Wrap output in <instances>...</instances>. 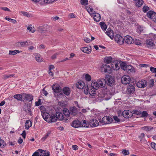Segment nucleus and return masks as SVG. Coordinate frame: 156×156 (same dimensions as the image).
Returning <instances> with one entry per match:
<instances>
[{
  "instance_id": "1",
  "label": "nucleus",
  "mask_w": 156,
  "mask_h": 156,
  "mask_svg": "<svg viewBox=\"0 0 156 156\" xmlns=\"http://www.w3.org/2000/svg\"><path fill=\"white\" fill-rule=\"evenodd\" d=\"M106 80L104 79H101L97 80V82L94 83V86L98 88L99 87L105 88L106 90H108L107 89V87L105 86L106 85Z\"/></svg>"
},
{
  "instance_id": "2",
  "label": "nucleus",
  "mask_w": 156,
  "mask_h": 156,
  "mask_svg": "<svg viewBox=\"0 0 156 156\" xmlns=\"http://www.w3.org/2000/svg\"><path fill=\"white\" fill-rule=\"evenodd\" d=\"M106 83L107 85L112 87L114 85V78L110 75H108L105 78Z\"/></svg>"
},
{
  "instance_id": "3",
  "label": "nucleus",
  "mask_w": 156,
  "mask_h": 156,
  "mask_svg": "<svg viewBox=\"0 0 156 156\" xmlns=\"http://www.w3.org/2000/svg\"><path fill=\"white\" fill-rule=\"evenodd\" d=\"M124 41H125L126 44H131L134 42V40L130 36L127 35L124 37Z\"/></svg>"
},
{
  "instance_id": "4",
  "label": "nucleus",
  "mask_w": 156,
  "mask_h": 156,
  "mask_svg": "<svg viewBox=\"0 0 156 156\" xmlns=\"http://www.w3.org/2000/svg\"><path fill=\"white\" fill-rule=\"evenodd\" d=\"M147 82L144 80H140L136 83L137 86L140 88H144L147 85Z\"/></svg>"
},
{
  "instance_id": "5",
  "label": "nucleus",
  "mask_w": 156,
  "mask_h": 156,
  "mask_svg": "<svg viewBox=\"0 0 156 156\" xmlns=\"http://www.w3.org/2000/svg\"><path fill=\"white\" fill-rule=\"evenodd\" d=\"M130 78L128 75L123 76L121 78L122 83L124 84H127L130 83Z\"/></svg>"
},
{
  "instance_id": "6",
  "label": "nucleus",
  "mask_w": 156,
  "mask_h": 156,
  "mask_svg": "<svg viewBox=\"0 0 156 156\" xmlns=\"http://www.w3.org/2000/svg\"><path fill=\"white\" fill-rule=\"evenodd\" d=\"M133 115L132 112L129 110H124L122 112V116L125 118H129Z\"/></svg>"
},
{
  "instance_id": "7",
  "label": "nucleus",
  "mask_w": 156,
  "mask_h": 156,
  "mask_svg": "<svg viewBox=\"0 0 156 156\" xmlns=\"http://www.w3.org/2000/svg\"><path fill=\"white\" fill-rule=\"evenodd\" d=\"M115 41L120 44L124 43V38L119 34L116 35L114 38Z\"/></svg>"
},
{
  "instance_id": "8",
  "label": "nucleus",
  "mask_w": 156,
  "mask_h": 156,
  "mask_svg": "<svg viewBox=\"0 0 156 156\" xmlns=\"http://www.w3.org/2000/svg\"><path fill=\"white\" fill-rule=\"evenodd\" d=\"M111 69V67L108 65L103 64L101 67V70L102 72H109Z\"/></svg>"
},
{
  "instance_id": "9",
  "label": "nucleus",
  "mask_w": 156,
  "mask_h": 156,
  "mask_svg": "<svg viewBox=\"0 0 156 156\" xmlns=\"http://www.w3.org/2000/svg\"><path fill=\"white\" fill-rule=\"evenodd\" d=\"M55 115L57 116L58 119L59 120H64L65 121H66L68 120V119L64 117L63 113L62 112H57Z\"/></svg>"
},
{
  "instance_id": "10",
  "label": "nucleus",
  "mask_w": 156,
  "mask_h": 156,
  "mask_svg": "<svg viewBox=\"0 0 156 156\" xmlns=\"http://www.w3.org/2000/svg\"><path fill=\"white\" fill-rule=\"evenodd\" d=\"M52 89L54 92L55 93L60 92L61 90V89L59 85L57 84H55L52 86Z\"/></svg>"
},
{
  "instance_id": "11",
  "label": "nucleus",
  "mask_w": 156,
  "mask_h": 156,
  "mask_svg": "<svg viewBox=\"0 0 156 156\" xmlns=\"http://www.w3.org/2000/svg\"><path fill=\"white\" fill-rule=\"evenodd\" d=\"M24 95V98L23 99V100H25L28 101H31L33 99V96L31 94H23V96Z\"/></svg>"
},
{
  "instance_id": "12",
  "label": "nucleus",
  "mask_w": 156,
  "mask_h": 156,
  "mask_svg": "<svg viewBox=\"0 0 156 156\" xmlns=\"http://www.w3.org/2000/svg\"><path fill=\"white\" fill-rule=\"evenodd\" d=\"M80 122L78 120H75L73 121L71 126L75 128H77L80 126Z\"/></svg>"
},
{
  "instance_id": "13",
  "label": "nucleus",
  "mask_w": 156,
  "mask_h": 156,
  "mask_svg": "<svg viewBox=\"0 0 156 156\" xmlns=\"http://www.w3.org/2000/svg\"><path fill=\"white\" fill-rule=\"evenodd\" d=\"M98 121L96 119H93L90 120V125L92 127H95L98 125Z\"/></svg>"
},
{
  "instance_id": "14",
  "label": "nucleus",
  "mask_w": 156,
  "mask_h": 156,
  "mask_svg": "<svg viewBox=\"0 0 156 156\" xmlns=\"http://www.w3.org/2000/svg\"><path fill=\"white\" fill-rule=\"evenodd\" d=\"M134 91L135 87L134 86L132 85L128 87L126 93L128 94H133Z\"/></svg>"
},
{
  "instance_id": "15",
  "label": "nucleus",
  "mask_w": 156,
  "mask_h": 156,
  "mask_svg": "<svg viewBox=\"0 0 156 156\" xmlns=\"http://www.w3.org/2000/svg\"><path fill=\"white\" fill-rule=\"evenodd\" d=\"M94 20L96 22L99 21L101 18L100 15L98 13H94L93 14Z\"/></svg>"
},
{
  "instance_id": "16",
  "label": "nucleus",
  "mask_w": 156,
  "mask_h": 156,
  "mask_svg": "<svg viewBox=\"0 0 156 156\" xmlns=\"http://www.w3.org/2000/svg\"><path fill=\"white\" fill-rule=\"evenodd\" d=\"M81 51L85 53L89 54L91 51V48L90 46L89 48L87 47H82L81 48Z\"/></svg>"
},
{
  "instance_id": "17",
  "label": "nucleus",
  "mask_w": 156,
  "mask_h": 156,
  "mask_svg": "<svg viewBox=\"0 0 156 156\" xmlns=\"http://www.w3.org/2000/svg\"><path fill=\"white\" fill-rule=\"evenodd\" d=\"M62 91L64 94L69 96L70 93V90L68 87H65L62 89Z\"/></svg>"
},
{
  "instance_id": "18",
  "label": "nucleus",
  "mask_w": 156,
  "mask_h": 156,
  "mask_svg": "<svg viewBox=\"0 0 156 156\" xmlns=\"http://www.w3.org/2000/svg\"><path fill=\"white\" fill-rule=\"evenodd\" d=\"M156 15V13L154 11L151 10L149 11L147 13V17L152 20V18H153L154 16H155Z\"/></svg>"
},
{
  "instance_id": "19",
  "label": "nucleus",
  "mask_w": 156,
  "mask_h": 156,
  "mask_svg": "<svg viewBox=\"0 0 156 156\" xmlns=\"http://www.w3.org/2000/svg\"><path fill=\"white\" fill-rule=\"evenodd\" d=\"M84 85V82L83 81H80L76 83V86L78 89H82L85 87Z\"/></svg>"
},
{
  "instance_id": "20",
  "label": "nucleus",
  "mask_w": 156,
  "mask_h": 156,
  "mask_svg": "<svg viewBox=\"0 0 156 156\" xmlns=\"http://www.w3.org/2000/svg\"><path fill=\"white\" fill-rule=\"evenodd\" d=\"M69 110L70 114L73 115V116H75L76 115L77 108L76 107L74 106L70 107Z\"/></svg>"
},
{
  "instance_id": "21",
  "label": "nucleus",
  "mask_w": 156,
  "mask_h": 156,
  "mask_svg": "<svg viewBox=\"0 0 156 156\" xmlns=\"http://www.w3.org/2000/svg\"><path fill=\"white\" fill-rule=\"evenodd\" d=\"M146 44L151 47H153L155 45L152 39H148L146 40Z\"/></svg>"
},
{
  "instance_id": "22",
  "label": "nucleus",
  "mask_w": 156,
  "mask_h": 156,
  "mask_svg": "<svg viewBox=\"0 0 156 156\" xmlns=\"http://www.w3.org/2000/svg\"><path fill=\"white\" fill-rule=\"evenodd\" d=\"M63 112L65 115L64 117H66V118L68 119H69V117L70 114V111L69 112L68 109L66 108H64L63 110Z\"/></svg>"
},
{
  "instance_id": "23",
  "label": "nucleus",
  "mask_w": 156,
  "mask_h": 156,
  "mask_svg": "<svg viewBox=\"0 0 156 156\" xmlns=\"http://www.w3.org/2000/svg\"><path fill=\"white\" fill-rule=\"evenodd\" d=\"M113 32V31L111 30L110 28L108 29L106 32L107 35L112 39L114 37Z\"/></svg>"
},
{
  "instance_id": "24",
  "label": "nucleus",
  "mask_w": 156,
  "mask_h": 156,
  "mask_svg": "<svg viewBox=\"0 0 156 156\" xmlns=\"http://www.w3.org/2000/svg\"><path fill=\"white\" fill-rule=\"evenodd\" d=\"M126 68V70L129 73L132 72H135L134 68L131 65H127Z\"/></svg>"
},
{
  "instance_id": "25",
  "label": "nucleus",
  "mask_w": 156,
  "mask_h": 156,
  "mask_svg": "<svg viewBox=\"0 0 156 156\" xmlns=\"http://www.w3.org/2000/svg\"><path fill=\"white\" fill-rule=\"evenodd\" d=\"M32 122L29 120H27L25 122V129H28L32 126Z\"/></svg>"
},
{
  "instance_id": "26",
  "label": "nucleus",
  "mask_w": 156,
  "mask_h": 156,
  "mask_svg": "<svg viewBox=\"0 0 156 156\" xmlns=\"http://www.w3.org/2000/svg\"><path fill=\"white\" fill-rule=\"evenodd\" d=\"M80 127H88L90 124L86 120L80 122Z\"/></svg>"
},
{
  "instance_id": "27",
  "label": "nucleus",
  "mask_w": 156,
  "mask_h": 156,
  "mask_svg": "<svg viewBox=\"0 0 156 156\" xmlns=\"http://www.w3.org/2000/svg\"><path fill=\"white\" fill-rule=\"evenodd\" d=\"M44 152L43 150L41 149H39L37 151H35L32 156H39V153H42Z\"/></svg>"
},
{
  "instance_id": "28",
  "label": "nucleus",
  "mask_w": 156,
  "mask_h": 156,
  "mask_svg": "<svg viewBox=\"0 0 156 156\" xmlns=\"http://www.w3.org/2000/svg\"><path fill=\"white\" fill-rule=\"evenodd\" d=\"M112 58L110 56L106 57L104 58V62L107 64H109L112 62Z\"/></svg>"
},
{
  "instance_id": "29",
  "label": "nucleus",
  "mask_w": 156,
  "mask_h": 156,
  "mask_svg": "<svg viewBox=\"0 0 156 156\" xmlns=\"http://www.w3.org/2000/svg\"><path fill=\"white\" fill-rule=\"evenodd\" d=\"M89 94L91 96H94L96 94V92L94 90V88L93 87L90 89L89 92Z\"/></svg>"
},
{
  "instance_id": "30",
  "label": "nucleus",
  "mask_w": 156,
  "mask_h": 156,
  "mask_svg": "<svg viewBox=\"0 0 156 156\" xmlns=\"http://www.w3.org/2000/svg\"><path fill=\"white\" fill-rule=\"evenodd\" d=\"M13 97L17 100L22 101V96L20 94H16L14 95Z\"/></svg>"
},
{
  "instance_id": "31",
  "label": "nucleus",
  "mask_w": 156,
  "mask_h": 156,
  "mask_svg": "<svg viewBox=\"0 0 156 156\" xmlns=\"http://www.w3.org/2000/svg\"><path fill=\"white\" fill-rule=\"evenodd\" d=\"M57 150L61 151L63 150V146L60 143H58L55 147Z\"/></svg>"
},
{
  "instance_id": "32",
  "label": "nucleus",
  "mask_w": 156,
  "mask_h": 156,
  "mask_svg": "<svg viewBox=\"0 0 156 156\" xmlns=\"http://www.w3.org/2000/svg\"><path fill=\"white\" fill-rule=\"evenodd\" d=\"M100 25L102 29L104 31H105L107 28V26L106 24L104 22H101L100 23Z\"/></svg>"
},
{
  "instance_id": "33",
  "label": "nucleus",
  "mask_w": 156,
  "mask_h": 156,
  "mask_svg": "<svg viewBox=\"0 0 156 156\" xmlns=\"http://www.w3.org/2000/svg\"><path fill=\"white\" fill-rule=\"evenodd\" d=\"M20 51L18 50H15L14 51L10 50L9 51V55H14L16 54L19 53Z\"/></svg>"
},
{
  "instance_id": "34",
  "label": "nucleus",
  "mask_w": 156,
  "mask_h": 156,
  "mask_svg": "<svg viewBox=\"0 0 156 156\" xmlns=\"http://www.w3.org/2000/svg\"><path fill=\"white\" fill-rule=\"evenodd\" d=\"M14 74L6 75L5 74L3 75L2 78L4 80H6L7 78L10 77H12L14 76Z\"/></svg>"
},
{
  "instance_id": "35",
  "label": "nucleus",
  "mask_w": 156,
  "mask_h": 156,
  "mask_svg": "<svg viewBox=\"0 0 156 156\" xmlns=\"http://www.w3.org/2000/svg\"><path fill=\"white\" fill-rule=\"evenodd\" d=\"M120 66H121V69L123 70H126V67L127 66V65L126 64L125 62H122L121 64H120Z\"/></svg>"
},
{
  "instance_id": "36",
  "label": "nucleus",
  "mask_w": 156,
  "mask_h": 156,
  "mask_svg": "<svg viewBox=\"0 0 156 156\" xmlns=\"http://www.w3.org/2000/svg\"><path fill=\"white\" fill-rule=\"evenodd\" d=\"M140 115H141L140 116V117H146L148 115V114L147 112L146 111H143V112H141V114Z\"/></svg>"
},
{
  "instance_id": "37",
  "label": "nucleus",
  "mask_w": 156,
  "mask_h": 156,
  "mask_svg": "<svg viewBox=\"0 0 156 156\" xmlns=\"http://www.w3.org/2000/svg\"><path fill=\"white\" fill-rule=\"evenodd\" d=\"M143 2L142 0H137L136 2V5L138 7H140L142 5Z\"/></svg>"
},
{
  "instance_id": "38",
  "label": "nucleus",
  "mask_w": 156,
  "mask_h": 156,
  "mask_svg": "<svg viewBox=\"0 0 156 156\" xmlns=\"http://www.w3.org/2000/svg\"><path fill=\"white\" fill-rule=\"evenodd\" d=\"M106 118L107 121V124L111 123L113 121V119L109 116H106Z\"/></svg>"
},
{
  "instance_id": "39",
  "label": "nucleus",
  "mask_w": 156,
  "mask_h": 156,
  "mask_svg": "<svg viewBox=\"0 0 156 156\" xmlns=\"http://www.w3.org/2000/svg\"><path fill=\"white\" fill-rule=\"evenodd\" d=\"M58 119L57 116L55 115L51 116V122H55Z\"/></svg>"
},
{
  "instance_id": "40",
  "label": "nucleus",
  "mask_w": 156,
  "mask_h": 156,
  "mask_svg": "<svg viewBox=\"0 0 156 156\" xmlns=\"http://www.w3.org/2000/svg\"><path fill=\"white\" fill-rule=\"evenodd\" d=\"M142 128L144 130L148 131L152 129L153 128L151 126H144L142 127Z\"/></svg>"
},
{
  "instance_id": "41",
  "label": "nucleus",
  "mask_w": 156,
  "mask_h": 156,
  "mask_svg": "<svg viewBox=\"0 0 156 156\" xmlns=\"http://www.w3.org/2000/svg\"><path fill=\"white\" fill-rule=\"evenodd\" d=\"M133 114L137 115H140L141 114V112L139 110H133L132 111Z\"/></svg>"
},
{
  "instance_id": "42",
  "label": "nucleus",
  "mask_w": 156,
  "mask_h": 156,
  "mask_svg": "<svg viewBox=\"0 0 156 156\" xmlns=\"http://www.w3.org/2000/svg\"><path fill=\"white\" fill-rule=\"evenodd\" d=\"M28 41H24V42H18L19 43H20L21 46L22 47H25L27 45V44L28 43Z\"/></svg>"
},
{
  "instance_id": "43",
  "label": "nucleus",
  "mask_w": 156,
  "mask_h": 156,
  "mask_svg": "<svg viewBox=\"0 0 156 156\" xmlns=\"http://www.w3.org/2000/svg\"><path fill=\"white\" fill-rule=\"evenodd\" d=\"M6 145V143L2 139L0 140V147H3L4 146Z\"/></svg>"
},
{
  "instance_id": "44",
  "label": "nucleus",
  "mask_w": 156,
  "mask_h": 156,
  "mask_svg": "<svg viewBox=\"0 0 156 156\" xmlns=\"http://www.w3.org/2000/svg\"><path fill=\"white\" fill-rule=\"evenodd\" d=\"M80 3L83 5H86L88 4V1L87 0H81Z\"/></svg>"
},
{
  "instance_id": "45",
  "label": "nucleus",
  "mask_w": 156,
  "mask_h": 156,
  "mask_svg": "<svg viewBox=\"0 0 156 156\" xmlns=\"http://www.w3.org/2000/svg\"><path fill=\"white\" fill-rule=\"evenodd\" d=\"M85 79L87 81H90L91 80L90 76L88 74H87L85 75Z\"/></svg>"
},
{
  "instance_id": "46",
  "label": "nucleus",
  "mask_w": 156,
  "mask_h": 156,
  "mask_svg": "<svg viewBox=\"0 0 156 156\" xmlns=\"http://www.w3.org/2000/svg\"><path fill=\"white\" fill-rule=\"evenodd\" d=\"M85 87L84 88V92L86 94H89V90L90 89H89V88H88L87 86Z\"/></svg>"
},
{
  "instance_id": "47",
  "label": "nucleus",
  "mask_w": 156,
  "mask_h": 156,
  "mask_svg": "<svg viewBox=\"0 0 156 156\" xmlns=\"http://www.w3.org/2000/svg\"><path fill=\"white\" fill-rule=\"evenodd\" d=\"M48 113L47 112H43L41 111L42 116L44 120H45V119H46V116H47V115H48Z\"/></svg>"
},
{
  "instance_id": "48",
  "label": "nucleus",
  "mask_w": 156,
  "mask_h": 156,
  "mask_svg": "<svg viewBox=\"0 0 156 156\" xmlns=\"http://www.w3.org/2000/svg\"><path fill=\"white\" fill-rule=\"evenodd\" d=\"M46 119H45V121L47 122H50L51 121V115L48 114V115H47V116H46Z\"/></svg>"
},
{
  "instance_id": "49",
  "label": "nucleus",
  "mask_w": 156,
  "mask_h": 156,
  "mask_svg": "<svg viewBox=\"0 0 156 156\" xmlns=\"http://www.w3.org/2000/svg\"><path fill=\"white\" fill-rule=\"evenodd\" d=\"M36 59L38 62H41L42 61V58L38 55H37L36 56Z\"/></svg>"
},
{
  "instance_id": "50",
  "label": "nucleus",
  "mask_w": 156,
  "mask_h": 156,
  "mask_svg": "<svg viewBox=\"0 0 156 156\" xmlns=\"http://www.w3.org/2000/svg\"><path fill=\"white\" fill-rule=\"evenodd\" d=\"M112 67L113 69H114L115 70H118L120 68V67L119 66L118 63H115V66H113V67Z\"/></svg>"
},
{
  "instance_id": "51",
  "label": "nucleus",
  "mask_w": 156,
  "mask_h": 156,
  "mask_svg": "<svg viewBox=\"0 0 156 156\" xmlns=\"http://www.w3.org/2000/svg\"><path fill=\"white\" fill-rule=\"evenodd\" d=\"M27 110L28 112V113L30 114V115L32 116V112L31 111V107L30 106L27 105Z\"/></svg>"
},
{
  "instance_id": "52",
  "label": "nucleus",
  "mask_w": 156,
  "mask_h": 156,
  "mask_svg": "<svg viewBox=\"0 0 156 156\" xmlns=\"http://www.w3.org/2000/svg\"><path fill=\"white\" fill-rule=\"evenodd\" d=\"M122 154L125 155H127L129 154V150L126 149H123L122 152Z\"/></svg>"
},
{
  "instance_id": "53",
  "label": "nucleus",
  "mask_w": 156,
  "mask_h": 156,
  "mask_svg": "<svg viewBox=\"0 0 156 156\" xmlns=\"http://www.w3.org/2000/svg\"><path fill=\"white\" fill-rule=\"evenodd\" d=\"M143 30L142 27H137L136 31L138 33L140 34L142 32Z\"/></svg>"
},
{
  "instance_id": "54",
  "label": "nucleus",
  "mask_w": 156,
  "mask_h": 156,
  "mask_svg": "<svg viewBox=\"0 0 156 156\" xmlns=\"http://www.w3.org/2000/svg\"><path fill=\"white\" fill-rule=\"evenodd\" d=\"M21 13L23 15L25 16H27V17H30V14L28 12H26L24 11H22L21 12Z\"/></svg>"
},
{
  "instance_id": "55",
  "label": "nucleus",
  "mask_w": 156,
  "mask_h": 156,
  "mask_svg": "<svg viewBox=\"0 0 156 156\" xmlns=\"http://www.w3.org/2000/svg\"><path fill=\"white\" fill-rule=\"evenodd\" d=\"M55 0H42L43 2L46 3H51L55 1Z\"/></svg>"
},
{
  "instance_id": "56",
  "label": "nucleus",
  "mask_w": 156,
  "mask_h": 156,
  "mask_svg": "<svg viewBox=\"0 0 156 156\" xmlns=\"http://www.w3.org/2000/svg\"><path fill=\"white\" fill-rule=\"evenodd\" d=\"M134 42L136 45H140L141 44V41L139 39H136L135 41H134Z\"/></svg>"
},
{
  "instance_id": "57",
  "label": "nucleus",
  "mask_w": 156,
  "mask_h": 156,
  "mask_svg": "<svg viewBox=\"0 0 156 156\" xmlns=\"http://www.w3.org/2000/svg\"><path fill=\"white\" fill-rule=\"evenodd\" d=\"M149 8L147 6H144L143 9L144 12H146L149 10Z\"/></svg>"
},
{
  "instance_id": "58",
  "label": "nucleus",
  "mask_w": 156,
  "mask_h": 156,
  "mask_svg": "<svg viewBox=\"0 0 156 156\" xmlns=\"http://www.w3.org/2000/svg\"><path fill=\"white\" fill-rule=\"evenodd\" d=\"M41 99H38V101H37V102H35V105L36 106H39L40 105H41Z\"/></svg>"
},
{
  "instance_id": "59",
  "label": "nucleus",
  "mask_w": 156,
  "mask_h": 156,
  "mask_svg": "<svg viewBox=\"0 0 156 156\" xmlns=\"http://www.w3.org/2000/svg\"><path fill=\"white\" fill-rule=\"evenodd\" d=\"M44 152H43V154H44V156H50V153L49 151H46L43 150Z\"/></svg>"
},
{
  "instance_id": "60",
  "label": "nucleus",
  "mask_w": 156,
  "mask_h": 156,
  "mask_svg": "<svg viewBox=\"0 0 156 156\" xmlns=\"http://www.w3.org/2000/svg\"><path fill=\"white\" fill-rule=\"evenodd\" d=\"M113 118L115 121L117 122H118L120 121V119L117 116H113Z\"/></svg>"
},
{
  "instance_id": "61",
  "label": "nucleus",
  "mask_w": 156,
  "mask_h": 156,
  "mask_svg": "<svg viewBox=\"0 0 156 156\" xmlns=\"http://www.w3.org/2000/svg\"><path fill=\"white\" fill-rule=\"evenodd\" d=\"M154 81L153 79H151L150 81V83L149 84V86L150 87H152L154 85Z\"/></svg>"
},
{
  "instance_id": "62",
  "label": "nucleus",
  "mask_w": 156,
  "mask_h": 156,
  "mask_svg": "<svg viewBox=\"0 0 156 156\" xmlns=\"http://www.w3.org/2000/svg\"><path fill=\"white\" fill-rule=\"evenodd\" d=\"M150 70L153 73H156V68L151 66L150 68Z\"/></svg>"
},
{
  "instance_id": "63",
  "label": "nucleus",
  "mask_w": 156,
  "mask_h": 156,
  "mask_svg": "<svg viewBox=\"0 0 156 156\" xmlns=\"http://www.w3.org/2000/svg\"><path fill=\"white\" fill-rule=\"evenodd\" d=\"M84 41L87 43H89L91 41V40H90V39L87 37L84 38Z\"/></svg>"
},
{
  "instance_id": "64",
  "label": "nucleus",
  "mask_w": 156,
  "mask_h": 156,
  "mask_svg": "<svg viewBox=\"0 0 156 156\" xmlns=\"http://www.w3.org/2000/svg\"><path fill=\"white\" fill-rule=\"evenodd\" d=\"M151 146L153 149H156V144L154 142H152L151 144Z\"/></svg>"
}]
</instances>
